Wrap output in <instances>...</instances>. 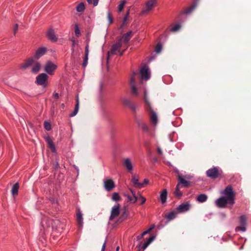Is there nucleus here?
I'll list each match as a JSON object with an SVG mask.
<instances>
[{
  "mask_svg": "<svg viewBox=\"0 0 251 251\" xmlns=\"http://www.w3.org/2000/svg\"><path fill=\"white\" fill-rule=\"evenodd\" d=\"M138 75V74L137 72H133L131 75L130 78V85L131 94L133 96L135 97H138L142 93L144 94V100L145 103L147 107L151 112V114L150 116L151 121L154 125V126H156L158 122L157 117L155 112L153 111L151 106V103L150 102L147 98L146 88L143 86H137L135 82L136 77H137Z\"/></svg>",
  "mask_w": 251,
  "mask_h": 251,
  "instance_id": "f257e3e1",
  "label": "nucleus"
},
{
  "mask_svg": "<svg viewBox=\"0 0 251 251\" xmlns=\"http://www.w3.org/2000/svg\"><path fill=\"white\" fill-rule=\"evenodd\" d=\"M41 226L45 233H48L53 229L58 230V228L63 229V224L57 219H51L48 217H44L41 223Z\"/></svg>",
  "mask_w": 251,
  "mask_h": 251,
  "instance_id": "f03ea898",
  "label": "nucleus"
},
{
  "mask_svg": "<svg viewBox=\"0 0 251 251\" xmlns=\"http://www.w3.org/2000/svg\"><path fill=\"white\" fill-rule=\"evenodd\" d=\"M222 194L228 199L229 204L233 205L235 203V193L231 185L227 186Z\"/></svg>",
  "mask_w": 251,
  "mask_h": 251,
  "instance_id": "7ed1b4c3",
  "label": "nucleus"
},
{
  "mask_svg": "<svg viewBox=\"0 0 251 251\" xmlns=\"http://www.w3.org/2000/svg\"><path fill=\"white\" fill-rule=\"evenodd\" d=\"M176 173L178 179L177 185L183 188L188 187V176L179 172L178 171H177Z\"/></svg>",
  "mask_w": 251,
  "mask_h": 251,
  "instance_id": "20e7f679",
  "label": "nucleus"
},
{
  "mask_svg": "<svg viewBox=\"0 0 251 251\" xmlns=\"http://www.w3.org/2000/svg\"><path fill=\"white\" fill-rule=\"evenodd\" d=\"M122 39L123 37H120L116 43L112 46L111 50L108 51L107 59L109 58L110 55L115 54L119 51L123 44Z\"/></svg>",
  "mask_w": 251,
  "mask_h": 251,
  "instance_id": "39448f33",
  "label": "nucleus"
},
{
  "mask_svg": "<svg viewBox=\"0 0 251 251\" xmlns=\"http://www.w3.org/2000/svg\"><path fill=\"white\" fill-rule=\"evenodd\" d=\"M157 3V0H149L146 1L145 7L141 11V14L144 15L150 12Z\"/></svg>",
  "mask_w": 251,
  "mask_h": 251,
  "instance_id": "423d86ee",
  "label": "nucleus"
},
{
  "mask_svg": "<svg viewBox=\"0 0 251 251\" xmlns=\"http://www.w3.org/2000/svg\"><path fill=\"white\" fill-rule=\"evenodd\" d=\"M48 75L46 74H40L36 77V82L38 85L46 87L48 84Z\"/></svg>",
  "mask_w": 251,
  "mask_h": 251,
  "instance_id": "0eeeda50",
  "label": "nucleus"
},
{
  "mask_svg": "<svg viewBox=\"0 0 251 251\" xmlns=\"http://www.w3.org/2000/svg\"><path fill=\"white\" fill-rule=\"evenodd\" d=\"M222 173V171L217 167H213L208 169L206 171V175L208 177L215 179L219 176Z\"/></svg>",
  "mask_w": 251,
  "mask_h": 251,
  "instance_id": "6e6552de",
  "label": "nucleus"
},
{
  "mask_svg": "<svg viewBox=\"0 0 251 251\" xmlns=\"http://www.w3.org/2000/svg\"><path fill=\"white\" fill-rule=\"evenodd\" d=\"M56 68L57 66L55 64L48 61L44 66V71L49 75H52Z\"/></svg>",
  "mask_w": 251,
  "mask_h": 251,
  "instance_id": "1a4fd4ad",
  "label": "nucleus"
},
{
  "mask_svg": "<svg viewBox=\"0 0 251 251\" xmlns=\"http://www.w3.org/2000/svg\"><path fill=\"white\" fill-rule=\"evenodd\" d=\"M120 205L119 203H117L112 207L110 216L109 218V221H112L119 215L120 213Z\"/></svg>",
  "mask_w": 251,
  "mask_h": 251,
  "instance_id": "9d476101",
  "label": "nucleus"
},
{
  "mask_svg": "<svg viewBox=\"0 0 251 251\" xmlns=\"http://www.w3.org/2000/svg\"><path fill=\"white\" fill-rule=\"evenodd\" d=\"M140 74L142 79L147 80L150 78V71L149 68L146 65L142 67L140 70Z\"/></svg>",
  "mask_w": 251,
  "mask_h": 251,
  "instance_id": "9b49d317",
  "label": "nucleus"
},
{
  "mask_svg": "<svg viewBox=\"0 0 251 251\" xmlns=\"http://www.w3.org/2000/svg\"><path fill=\"white\" fill-rule=\"evenodd\" d=\"M229 204L228 199L226 197L222 196L216 201V204L219 208H225Z\"/></svg>",
  "mask_w": 251,
  "mask_h": 251,
  "instance_id": "f8f14e48",
  "label": "nucleus"
},
{
  "mask_svg": "<svg viewBox=\"0 0 251 251\" xmlns=\"http://www.w3.org/2000/svg\"><path fill=\"white\" fill-rule=\"evenodd\" d=\"M104 187L107 191H111L115 187L114 181L111 179H105L103 182Z\"/></svg>",
  "mask_w": 251,
  "mask_h": 251,
  "instance_id": "ddd939ff",
  "label": "nucleus"
},
{
  "mask_svg": "<svg viewBox=\"0 0 251 251\" xmlns=\"http://www.w3.org/2000/svg\"><path fill=\"white\" fill-rule=\"evenodd\" d=\"M176 210L178 214L187 212L188 210V202H186L180 204Z\"/></svg>",
  "mask_w": 251,
  "mask_h": 251,
  "instance_id": "4468645a",
  "label": "nucleus"
},
{
  "mask_svg": "<svg viewBox=\"0 0 251 251\" xmlns=\"http://www.w3.org/2000/svg\"><path fill=\"white\" fill-rule=\"evenodd\" d=\"M33 62L34 59L33 58H28L20 65V68L22 70H25L31 66L33 64Z\"/></svg>",
  "mask_w": 251,
  "mask_h": 251,
  "instance_id": "2eb2a0df",
  "label": "nucleus"
},
{
  "mask_svg": "<svg viewBox=\"0 0 251 251\" xmlns=\"http://www.w3.org/2000/svg\"><path fill=\"white\" fill-rule=\"evenodd\" d=\"M47 49L45 47H41L37 49L34 54V58L38 59L44 55L47 52Z\"/></svg>",
  "mask_w": 251,
  "mask_h": 251,
  "instance_id": "dca6fc26",
  "label": "nucleus"
},
{
  "mask_svg": "<svg viewBox=\"0 0 251 251\" xmlns=\"http://www.w3.org/2000/svg\"><path fill=\"white\" fill-rule=\"evenodd\" d=\"M131 182L133 186L136 188L141 189L143 187V183L139 182V177L138 176L133 175L131 179Z\"/></svg>",
  "mask_w": 251,
  "mask_h": 251,
  "instance_id": "f3484780",
  "label": "nucleus"
},
{
  "mask_svg": "<svg viewBox=\"0 0 251 251\" xmlns=\"http://www.w3.org/2000/svg\"><path fill=\"white\" fill-rule=\"evenodd\" d=\"M47 36L48 38L52 42H55L57 41V37H56L55 32L52 28H50L47 32Z\"/></svg>",
  "mask_w": 251,
  "mask_h": 251,
  "instance_id": "a211bd4d",
  "label": "nucleus"
},
{
  "mask_svg": "<svg viewBox=\"0 0 251 251\" xmlns=\"http://www.w3.org/2000/svg\"><path fill=\"white\" fill-rule=\"evenodd\" d=\"M191 5H189V13L194 10L199 5L201 0H190Z\"/></svg>",
  "mask_w": 251,
  "mask_h": 251,
  "instance_id": "6ab92c4d",
  "label": "nucleus"
},
{
  "mask_svg": "<svg viewBox=\"0 0 251 251\" xmlns=\"http://www.w3.org/2000/svg\"><path fill=\"white\" fill-rule=\"evenodd\" d=\"M124 166L126 170L129 172H132L133 171V166L129 158H126L124 162Z\"/></svg>",
  "mask_w": 251,
  "mask_h": 251,
  "instance_id": "aec40b11",
  "label": "nucleus"
},
{
  "mask_svg": "<svg viewBox=\"0 0 251 251\" xmlns=\"http://www.w3.org/2000/svg\"><path fill=\"white\" fill-rule=\"evenodd\" d=\"M183 189V188L176 185L175 190L174 192L175 196L177 198H180L182 196Z\"/></svg>",
  "mask_w": 251,
  "mask_h": 251,
  "instance_id": "412c9836",
  "label": "nucleus"
},
{
  "mask_svg": "<svg viewBox=\"0 0 251 251\" xmlns=\"http://www.w3.org/2000/svg\"><path fill=\"white\" fill-rule=\"evenodd\" d=\"M167 197V191L166 189H164L160 192L159 199L162 203H164L166 202Z\"/></svg>",
  "mask_w": 251,
  "mask_h": 251,
  "instance_id": "4be33fe9",
  "label": "nucleus"
},
{
  "mask_svg": "<svg viewBox=\"0 0 251 251\" xmlns=\"http://www.w3.org/2000/svg\"><path fill=\"white\" fill-rule=\"evenodd\" d=\"M154 238H155L154 236H150L142 244V245L141 246V248L144 250H145L147 248V247L154 240Z\"/></svg>",
  "mask_w": 251,
  "mask_h": 251,
  "instance_id": "5701e85b",
  "label": "nucleus"
},
{
  "mask_svg": "<svg viewBox=\"0 0 251 251\" xmlns=\"http://www.w3.org/2000/svg\"><path fill=\"white\" fill-rule=\"evenodd\" d=\"M77 222L79 227L81 228L83 224L82 214L80 211H78L76 213Z\"/></svg>",
  "mask_w": 251,
  "mask_h": 251,
  "instance_id": "b1692460",
  "label": "nucleus"
},
{
  "mask_svg": "<svg viewBox=\"0 0 251 251\" xmlns=\"http://www.w3.org/2000/svg\"><path fill=\"white\" fill-rule=\"evenodd\" d=\"M45 140L52 152H55L56 151L55 147L51 138L50 137H47Z\"/></svg>",
  "mask_w": 251,
  "mask_h": 251,
  "instance_id": "393cba45",
  "label": "nucleus"
},
{
  "mask_svg": "<svg viewBox=\"0 0 251 251\" xmlns=\"http://www.w3.org/2000/svg\"><path fill=\"white\" fill-rule=\"evenodd\" d=\"M177 214L178 213H177L175 209V210L167 214L165 216V218L168 220L169 221L172 220L176 217Z\"/></svg>",
  "mask_w": 251,
  "mask_h": 251,
  "instance_id": "a878e982",
  "label": "nucleus"
},
{
  "mask_svg": "<svg viewBox=\"0 0 251 251\" xmlns=\"http://www.w3.org/2000/svg\"><path fill=\"white\" fill-rule=\"evenodd\" d=\"M181 27V25L180 23L173 24L170 26V28L169 30L170 31L172 32H176L178 31L180 29Z\"/></svg>",
  "mask_w": 251,
  "mask_h": 251,
  "instance_id": "bb28decb",
  "label": "nucleus"
},
{
  "mask_svg": "<svg viewBox=\"0 0 251 251\" xmlns=\"http://www.w3.org/2000/svg\"><path fill=\"white\" fill-rule=\"evenodd\" d=\"M132 34L133 32L132 31H129V32L126 33L124 36H121V37H123V43H127L131 39Z\"/></svg>",
  "mask_w": 251,
  "mask_h": 251,
  "instance_id": "cd10ccee",
  "label": "nucleus"
},
{
  "mask_svg": "<svg viewBox=\"0 0 251 251\" xmlns=\"http://www.w3.org/2000/svg\"><path fill=\"white\" fill-rule=\"evenodd\" d=\"M41 69V64L39 62H36L31 69V72L33 74H36Z\"/></svg>",
  "mask_w": 251,
  "mask_h": 251,
  "instance_id": "c85d7f7f",
  "label": "nucleus"
},
{
  "mask_svg": "<svg viewBox=\"0 0 251 251\" xmlns=\"http://www.w3.org/2000/svg\"><path fill=\"white\" fill-rule=\"evenodd\" d=\"M19 189V185L18 183H15L13 185L12 190H11V193L13 196L17 195L18 193V190Z\"/></svg>",
  "mask_w": 251,
  "mask_h": 251,
  "instance_id": "c756f323",
  "label": "nucleus"
},
{
  "mask_svg": "<svg viewBox=\"0 0 251 251\" xmlns=\"http://www.w3.org/2000/svg\"><path fill=\"white\" fill-rule=\"evenodd\" d=\"M207 196L205 194H200L197 197V200L200 202H204L207 200Z\"/></svg>",
  "mask_w": 251,
  "mask_h": 251,
  "instance_id": "7c9ffc66",
  "label": "nucleus"
},
{
  "mask_svg": "<svg viewBox=\"0 0 251 251\" xmlns=\"http://www.w3.org/2000/svg\"><path fill=\"white\" fill-rule=\"evenodd\" d=\"M239 223L241 226H246L247 225V217L245 215H243L240 217Z\"/></svg>",
  "mask_w": 251,
  "mask_h": 251,
  "instance_id": "2f4dec72",
  "label": "nucleus"
},
{
  "mask_svg": "<svg viewBox=\"0 0 251 251\" xmlns=\"http://www.w3.org/2000/svg\"><path fill=\"white\" fill-rule=\"evenodd\" d=\"M85 5L83 2H80L77 5L76 8V10L78 12H83L85 10Z\"/></svg>",
  "mask_w": 251,
  "mask_h": 251,
  "instance_id": "473e14b6",
  "label": "nucleus"
},
{
  "mask_svg": "<svg viewBox=\"0 0 251 251\" xmlns=\"http://www.w3.org/2000/svg\"><path fill=\"white\" fill-rule=\"evenodd\" d=\"M111 199L114 201H119L121 200L119 194L117 192H115L112 194Z\"/></svg>",
  "mask_w": 251,
  "mask_h": 251,
  "instance_id": "72a5a7b5",
  "label": "nucleus"
},
{
  "mask_svg": "<svg viewBox=\"0 0 251 251\" xmlns=\"http://www.w3.org/2000/svg\"><path fill=\"white\" fill-rule=\"evenodd\" d=\"M126 3V2L125 0H123L121 2L120 4L118 6V10L119 12H121L123 10Z\"/></svg>",
  "mask_w": 251,
  "mask_h": 251,
  "instance_id": "f704fd0d",
  "label": "nucleus"
},
{
  "mask_svg": "<svg viewBox=\"0 0 251 251\" xmlns=\"http://www.w3.org/2000/svg\"><path fill=\"white\" fill-rule=\"evenodd\" d=\"M71 41L72 42V52H74V48L76 45H77L78 41L76 40L74 38H72L70 39Z\"/></svg>",
  "mask_w": 251,
  "mask_h": 251,
  "instance_id": "c9c22d12",
  "label": "nucleus"
},
{
  "mask_svg": "<svg viewBox=\"0 0 251 251\" xmlns=\"http://www.w3.org/2000/svg\"><path fill=\"white\" fill-rule=\"evenodd\" d=\"M122 100L124 104L128 107L131 104V103H132L131 101L127 98H123Z\"/></svg>",
  "mask_w": 251,
  "mask_h": 251,
  "instance_id": "e433bc0d",
  "label": "nucleus"
},
{
  "mask_svg": "<svg viewBox=\"0 0 251 251\" xmlns=\"http://www.w3.org/2000/svg\"><path fill=\"white\" fill-rule=\"evenodd\" d=\"M75 33L76 37H79L80 35V32L79 26L77 24H75Z\"/></svg>",
  "mask_w": 251,
  "mask_h": 251,
  "instance_id": "4c0bfd02",
  "label": "nucleus"
},
{
  "mask_svg": "<svg viewBox=\"0 0 251 251\" xmlns=\"http://www.w3.org/2000/svg\"><path fill=\"white\" fill-rule=\"evenodd\" d=\"M127 216L126 212L124 213L117 220V223H122L126 219Z\"/></svg>",
  "mask_w": 251,
  "mask_h": 251,
  "instance_id": "58836bf2",
  "label": "nucleus"
},
{
  "mask_svg": "<svg viewBox=\"0 0 251 251\" xmlns=\"http://www.w3.org/2000/svg\"><path fill=\"white\" fill-rule=\"evenodd\" d=\"M44 127L47 131H50L51 129L50 124L47 121L44 122Z\"/></svg>",
  "mask_w": 251,
  "mask_h": 251,
  "instance_id": "ea45409f",
  "label": "nucleus"
},
{
  "mask_svg": "<svg viewBox=\"0 0 251 251\" xmlns=\"http://www.w3.org/2000/svg\"><path fill=\"white\" fill-rule=\"evenodd\" d=\"M78 109H79V107H78L77 105H75V107L74 110V111L72 113H71L70 114V116L72 117H74V116H75L76 115V114L77 113L78 111Z\"/></svg>",
  "mask_w": 251,
  "mask_h": 251,
  "instance_id": "a19ab883",
  "label": "nucleus"
},
{
  "mask_svg": "<svg viewBox=\"0 0 251 251\" xmlns=\"http://www.w3.org/2000/svg\"><path fill=\"white\" fill-rule=\"evenodd\" d=\"M162 45L161 44L159 43L158 44L156 47H155V51L157 53H159L161 52V50H162Z\"/></svg>",
  "mask_w": 251,
  "mask_h": 251,
  "instance_id": "79ce46f5",
  "label": "nucleus"
},
{
  "mask_svg": "<svg viewBox=\"0 0 251 251\" xmlns=\"http://www.w3.org/2000/svg\"><path fill=\"white\" fill-rule=\"evenodd\" d=\"M246 226H237L235 228L236 231H242L243 232L246 231Z\"/></svg>",
  "mask_w": 251,
  "mask_h": 251,
  "instance_id": "37998d69",
  "label": "nucleus"
},
{
  "mask_svg": "<svg viewBox=\"0 0 251 251\" xmlns=\"http://www.w3.org/2000/svg\"><path fill=\"white\" fill-rule=\"evenodd\" d=\"M129 190L132 193L133 197L134 198V201H133V203H135L137 201V198L135 195V192L131 188H129Z\"/></svg>",
  "mask_w": 251,
  "mask_h": 251,
  "instance_id": "c03bdc74",
  "label": "nucleus"
},
{
  "mask_svg": "<svg viewBox=\"0 0 251 251\" xmlns=\"http://www.w3.org/2000/svg\"><path fill=\"white\" fill-rule=\"evenodd\" d=\"M142 128L144 132L147 133L149 132V128L147 124H143L142 126Z\"/></svg>",
  "mask_w": 251,
  "mask_h": 251,
  "instance_id": "a18cd8bd",
  "label": "nucleus"
},
{
  "mask_svg": "<svg viewBox=\"0 0 251 251\" xmlns=\"http://www.w3.org/2000/svg\"><path fill=\"white\" fill-rule=\"evenodd\" d=\"M88 56H85L83 60V62L82 63V66L83 68H85L88 64Z\"/></svg>",
  "mask_w": 251,
  "mask_h": 251,
  "instance_id": "49530a36",
  "label": "nucleus"
},
{
  "mask_svg": "<svg viewBox=\"0 0 251 251\" xmlns=\"http://www.w3.org/2000/svg\"><path fill=\"white\" fill-rule=\"evenodd\" d=\"M154 228L153 226H152L151 227H150L147 230L144 231L141 234L142 236H144V235H146L147 234H148L152 230V229Z\"/></svg>",
  "mask_w": 251,
  "mask_h": 251,
  "instance_id": "de8ad7c7",
  "label": "nucleus"
},
{
  "mask_svg": "<svg viewBox=\"0 0 251 251\" xmlns=\"http://www.w3.org/2000/svg\"><path fill=\"white\" fill-rule=\"evenodd\" d=\"M107 18L109 21V24H111L113 22V18L110 12L107 13Z\"/></svg>",
  "mask_w": 251,
  "mask_h": 251,
  "instance_id": "09e8293b",
  "label": "nucleus"
},
{
  "mask_svg": "<svg viewBox=\"0 0 251 251\" xmlns=\"http://www.w3.org/2000/svg\"><path fill=\"white\" fill-rule=\"evenodd\" d=\"M128 107L133 111H135L136 110V105L134 103L132 102Z\"/></svg>",
  "mask_w": 251,
  "mask_h": 251,
  "instance_id": "8fccbe9b",
  "label": "nucleus"
},
{
  "mask_svg": "<svg viewBox=\"0 0 251 251\" xmlns=\"http://www.w3.org/2000/svg\"><path fill=\"white\" fill-rule=\"evenodd\" d=\"M124 196L127 198V199L129 201H132L133 202V201H134L133 197L132 198L131 196H130L128 194H125Z\"/></svg>",
  "mask_w": 251,
  "mask_h": 251,
  "instance_id": "3c124183",
  "label": "nucleus"
},
{
  "mask_svg": "<svg viewBox=\"0 0 251 251\" xmlns=\"http://www.w3.org/2000/svg\"><path fill=\"white\" fill-rule=\"evenodd\" d=\"M140 198L141 199V201H142L141 202V204L142 205V204H144L146 201V198L141 195L140 196Z\"/></svg>",
  "mask_w": 251,
  "mask_h": 251,
  "instance_id": "603ef678",
  "label": "nucleus"
},
{
  "mask_svg": "<svg viewBox=\"0 0 251 251\" xmlns=\"http://www.w3.org/2000/svg\"><path fill=\"white\" fill-rule=\"evenodd\" d=\"M85 56H88L89 54V46L87 45L85 47Z\"/></svg>",
  "mask_w": 251,
  "mask_h": 251,
  "instance_id": "864d4df0",
  "label": "nucleus"
},
{
  "mask_svg": "<svg viewBox=\"0 0 251 251\" xmlns=\"http://www.w3.org/2000/svg\"><path fill=\"white\" fill-rule=\"evenodd\" d=\"M18 24H16L15 25V26H14V29H13V32H14V34H15L17 30H18Z\"/></svg>",
  "mask_w": 251,
  "mask_h": 251,
  "instance_id": "5fc2aeb1",
  "label": "nucleus"
},
{
  "mask_svg": "<svg viewBox=\"0 0 251 251\" xmlns=\"http://www.w3.org/2000/svg\"><path fill=\"white\" fill-rule=\"evenodd\" d=\"M128 18V17H127V15H125L124 16V18L123 19V25H124L126 23Z\"/></svg>",
  "mask_w": 251,
  "mask_h": 251,
  "instance_id": "6e6d98bb",
  "label": "nucleus"
},
{
  "mask_svg": "<svg viewBox=\"0 0 251 251\" xmlns=\"http://www.w3.org/2000/svg\"><path fill=\"white\" fill-rule=\"evenodd\" d=\"M149 179L147 178H145L144 179L143 182L142 183H143V185H147L149 184Z\"/></svg>",
  "mask_w": 251,
  "mask_h": 251,
  "instance_id": "4d7b16f0",
  "label": "nucleus"
},
{
  "mask_svg": "<svg viewBox=\"0 0 251 251\" xmlns=\"http://www.w3.org/2000/svg\"><path fill=\"white\" fill-rule=\"evenodd\" d=\"M99 0H93V4L94 6H96L98 5Z\"/></svg>",
  "mask_w": 251,
  "mask_h": 251,
  "instance_id": "13d9d810",
  "label": "nucleus"
},
{
  "mask_svg": "<svg viewBox=\"0 0 251 251\" xmlns=\"http://www.w3.org/2000/svg\"><path fill=\"white\" fill-rule=\"evenodd\" d=\"M105 246H106V241L104 242V243L102 245L101 251H104L105 249Z\"/></svg>",
  "mask_w": 251,
  "mask_h": 251,
  "instance_id": "bf43d9fd",
  "label": "nucleus"
},
{
  "mask_svg": "<svg viewBox=\"0 0 251 251\" xmlns=\"http://www.w3.org/2000/svg\"><path fill=\"white\" fill-rule=\"evenodd\" d=\"M53 97L56 99H58L59 98V94L57 93H54L53 94Z\"/></svg>",
  "mask_w": 251,
  "mask_h": 251,
  "instance_id": "052dcab7",
  "label": "nucleus"
},
{
  "mask_svg": "<svg viewBox=\"0 0 251 251\" xmlns=\"http://www.w3.org/2000/svg\"><path fill=\"white\" fill-rule=\"evenodd\" d=\"M78 106V107H79V99H78V96L76 97V104L75 105H77Z\"/></svg>",
  "mask_w": 251,
  "mask_h": 251,
  "instance_id": "680f3d73",
  "label": "nucleus"
},
{
  "mask_svg": "<svg viewBox=\"0 0 251 251\" xmlns=\"http://www.w3.org/2000/svg\"><path fill=\"white\" fill-rule=\"evenodd\" d=\"M157 151L159 154H161L162 153V151L160 148H157Z\"/></svg>",
  "mask_w": 251,
  "mask_h": 251,
  "instance_id": "e2e57ef3",
  "label": "nucleus"
},
{
  "mask_svg": "<svg viewBox=\"0 0 251 251\" xmlns=\"http://www.w3.org/2000/svg\"><path fill=\"white\" fill-rule=\"evenodd\" d=\"M143 237V236H142V234H141V235H139V236H138L137 237V239L138 240H141Z\"/></svg>",
  "mask_w": 251,
  "mask_h": 251,
  "instance_id": "0e129e2a",
  "label": "nucleus"
},
{
  "mask_svg": "<svg viewBox=\"0 0 251 251\" xmlns=\"http://www.w3.org/2000/svg\"><path fill=\"white\" fill-rule=\"evenodd\" d=\"M88 4H91L93 3L92 0H86Z\"/></svg>",
  "mask_w": 251,
  "mask_h": 251,
  "instance_id": "69168bd1",
  "label": "nucleus"
},
{
  "mask_svg": "<svg viewBox=\"0 0 251 251\" xmlns=\"http://www.w3.org/2000/svg\"><path fill=\"white\" fill-rule=\"evenodd\" d=\"M129 14V9H128L127 11V12H126V13L125 15H127V17H128Z\"/></svg>",
  "mask_w": 251,
  "mask_h": 251,
  "instance_id": "338daca9",
  "label": "nucleus"
},
{
  "mask_svg": "<svg viewBox=\"0 0 251 251\" xmlns=\"http://www.w3.org/2000/svg\"><path fill=\"white\" fill-rule=\"evenodd\" d=\"M120 247L118 246L116 248V251H119Z\"/></svg>",
  "mask_w": 251,
  "mask_h": 251,
  "instance_id": "774afa93",
  "label": "nucleus"
}]
</instances>
